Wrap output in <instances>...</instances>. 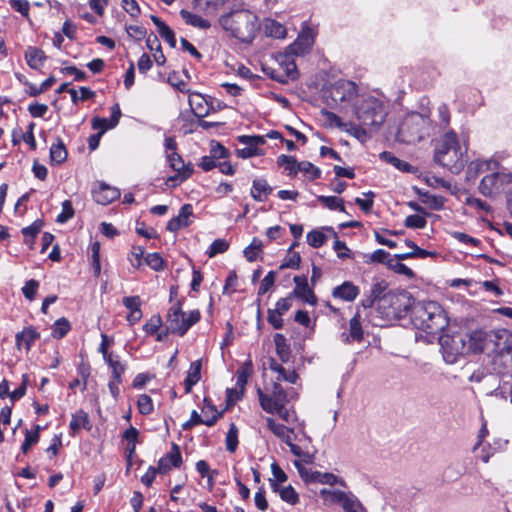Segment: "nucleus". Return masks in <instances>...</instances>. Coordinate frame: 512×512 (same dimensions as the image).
<instances>
[{
	"instance_id": "f257e3e1",
	"label": "nucleus",
	"mask_w": 512,
	"mask_h": 512,
	"mask_svg": "<svg viewBox=\"0 0 512 512\" xmlns=\"http://www.w3.org/2000/svg\"><path fill=\"white\" fill-rule=\"evenodd\" d=\"M467 146L460 145L457 134L450 130L436 140L433 160L453 174H459L468 162Z\"/></svg>"
},
{
	"instance_id": "f03ea898",
	"label": "nucleus",
	"mask_w": 512,
	"mask_h": 512,
	"mask_svg": "<svg viewBox=\"0 0 512 512\" xmlns=\"http://www.w3.org/2000/svg\"><path fill=\"white\" fill-rule=\"evenodd\" d=\"M413 325L428 334H437L448 326L443 308L435 301L418 302L412 307Z\"/></svg>"
},
{
	"instance_id": "7ed1b4c3",
	"label": "nucleus",
	"mask_w": 512,
	"mask_h": 512,
	"mask_svg": "<svg viewBox=\"0 0 512 512\" xmlns=\"http://www.w3.org/2000/svg\"><path fill=\"white\" fill-rule=\"evenodd\" d=\"M219 23L225 31L244 43H251L259 30L258 17L244 9L221 16Z\"/></svg>"
},
{
	"instance_id": "20e7f679",
	"label": "nucleus",
	"mask_w": 512,
	"mask_h": 512,
	"mask_svg": "<svg viewBox=\"0 0 512 512\" xmlns=\"http://www.w3.org/2000/svg\"><path fill=\"white\" fill-rule=\"evenodd\" d=\"M356 116L362 125L380 127L387 116V110L381 100L366 96L356 105Z\"/></svg>"
},
{
	"instance_id": "39448f33",
	"label": "nucleus",
	"mask_w": 512,
	"mask_h": 512,
	"mask_svg": "<svg viewBox=\"0 0 512 512\" xmlns=\"http://www.w3.org/2000/svg\"><path fill=\"white\" fill-rule=\"evenodd\" d=\"M494 170L484 176L479 183V192L489 198L500 195L512 183V173L502 167L499 161H493Z\"/></svg>"
},
{
	"instance_id": "423d86ee",
	"label": "nucleus",
	"mask_w": 512,
	"mask_h": 512,
	"mask_svg": "<svg viewBox=\"0 0 512 512\" xmlns=\"http://www.w3.org/2000/svg\"><path fill=\"white\" fill-rule=\"evenodd\" d=\"M200 317L198 310H193L187 315L182 311L180 301H176L168 311L167 329L173 334L183 336L191 326L200 320Z\"/></svg>"
},
{
	"instance_id": "0eeeda50",
	"label": "nucleus",
	"mask_w": 512,
	"mask_h": 512,
	"mask_svg": "<svg viewBox=\"0 0 512 512\" xmlns=\"http://www.w3.org/2000/svg\"><path fill=\"white\" fill-rule=\"evenodd\" d=\"M465 334L457 333L452 336H446L442 339L441 345L446 353V361L453 362L457 355L470 354Z\"/></svg>"
},
{
	"instance_id": "6e6552de",
	"label": "nucleus",
	"mask_w": 512,
	"mask_h": 512,
	"mask_svg": "<svg viewBox=\"0 0 512 512\" xmlns=\"http://www.w3.org/2000/svg\"><path fill=\"white\" fill-rule=\"evenodd\" d=\"M260 405L268 413L274 414L282 406H285L287 395L280 384L275 383L273 386L272 394L268 395L258 390Z\"/></svg>"
},
{
	"instance_id": "1a4fd4ad",
	"label": "nucleus",
	"mask_w": 512,
	"mask_h": 512,
	"mask_svg": "<svg viewBox=\"0 0 512 512\" xmlns=\"http://www.w3.org/2000/svg\"><path fill=\"white\" fill-rule=\"evenodd\" d=\"M512 344V333L507 329L488 331V350L495 353L508 352Z\"/></svg>"
},
{
	"instance_id": "9d476101",
	"label": "nucleus",
	"mask_w": 512,
	"mask_h": 512,
	"mask_svg": "<svg viewBox=\"0 0 512 512\" xmlns=\"http://www.w3.org/2000/svg\"><path fill=\"white\" fill-rule=\"evenodd\" d=\"M240 143L245 144L246 147L237 150V156L243 159L251 158L254 156L263 155V151L258 147L265 143L263 136H248L242 135L238 137Z\"/></svg>"
},
{
	"instance_id": "9b49d317",
	"label": "nucleus",
	"mask_w": 512,
	"mask_h": 512,
	"mask_svg": "<svg viewBox=\"0 0 512 512\" xmlns=\"http://www.w3.org/2000/svg\"><path fill=\"white\" fill-rule=\"evenodd\" d=\"M291 53L286 51L284 54L279 55L278 62L283 69V74H272L271 77L278 82L285 83L288 79L294 80L298 77L296 63Z\"/></svg>"
},
{
	"instance_id": "f8f14e48",
	"label": "nucleus",
	"mask_w": 512,
	"mask_h": 512,
	"mask_svg": "<svg viewBox=\"0 0 512 512\" xmlns=\"http://www.w3.org/2000/svg\"><path fill=\"white\" fill-rule=\"evenodd\" d=\"M293 280L295 283V288L290 293V295H292V298L297 297L310 305H316L317 298L313 290L308 285L307 277L295 276Z\"/></svg>"
},
{
	"instance_id": "ddd939ff",
	"label": "nucleus",
	"mask_w": 512,
	"mask_h": 512,
	"mask_svg": "<svg viewBox=\"0 0 512 512\" xmlns=\"http://www.w3.org/2000/svg\"><path fill=\"white\" fill-rule=\"evenodd\" d=\"M93 199L101 205H108L120 197V190L104 182H99L92 190Z\"/></svg>"
},
{
	"instance_id": "4468645a",
	"label": "nucleus",
	"mask_w": 512,
	"mask_h": 512,
	"mask_svg": "<svg viewBox=\"0 0 512 512\" xmlns=\"http://www.w3.org/2000/svg\"><path fill=\"white\" fill-rule=\"evenodd\" d=\"M465 335L470 353H481L486 349L488 350V331L475 330Z\"/></svg>"
},
{
	"instance_id": "2eb2a0df",
	"label": "nucleus",
	"mask_w": 512,
	"mask_h": 512,
	"mask_svg": "<svg viewBox=\"0 0 512 512\" xmlns=\"http://www.w3.org/2000/svg\"><path fill=\"white\" fill-rule=\"evenodd\" d=\"M193 216V207L191 204H184L176 217L171 218L166 226L170 232H177L181 228L187 227L191 224L190 217Z\"/></svg>"
},
{
	"instance_id": "dca6fc26",
	"label": "nucleus",
	"mask_w": 512,
	"mask_h": 512,
	"mask_svg": "<svg viewBox=\"0 0 512 512\" xmlns=\"http://www.w3.org/2000/svg\"><path fill=\"white\" fill-rule=\"evenodd\" d=\"M182 463L180 449L176 444L172 445L170 452L158 461V470L160 473H167L172 467H179Z\"/></svg>"
},
{
	"instance_id": "f3484780",
	"label": "nucleus",
	"mask_w": 512,
	"mask_h": 512,
	"mask_svg": "<svg viewBox=\"0 0 512 512\" xmlns=\"http://www.w3.org/2000/svg\"><path fill=\"white\" fill-rule=\"evenodd\" d=\"M398 301V297L393 293L384 294L377 301V311L385 319H392L397 316V309L393 307L395 302Z\"/></svg>"
},
{
	"instance_id": "a211bd4d",
	"label": "nucleus",
	"mask_w": 512,
	"mask_h": 512,
	"mask_svg": "<svg viewBox=\"0 0 512 512\" xmlns=\"http://www.w3.org/2000/svg\"><path fill=\"white\" fill-rule=\"evenodd\" d=\"M360 294L358 286L354 285L350 281H345L341 285L336 286L332 290V296L334 298L341 299L343 301L352 302Z\"/></svg>"
},
{
	"instance_id": "6ab92c4d",
	"label": "nucleus",
	"mask_w": 512,
	"mask_h": 512,
	"mask_svg": "<svg viewBox=\"0 0 512 512\" xmlns=\"http://www.w3.org/2000/svg\"><path fill=\"white\" fill-rule=\"evenodd\" d=\"M357 93L356 85L350 81H342L336 83L332 90L331 95L335 101L350 100Z\"/></svg>"
},
{
	"instance_id": "aec40b11",
	"label": "nucleus",
	"mask_w": 512,
	"mask_h": 512,
	"mask_svg": "<svg viewBox=\"0 0 512 512\" xmlns=\"http://www.w3.org/2000/svg\"><path fill=\"white\" fill-rule=\"evenodd\" d=\"M363 336L364 333L360 322V314L356 313L349 321V333H342L341 339L345 343L361 342Z\"/></svg>"
},
{
	"instance_id": "412c9836",
	"label": "nucleus",
	"mask_w": 512,
	"mask_h": 512,
	"mask_svg": "<svg viewBox=\"0 0 512 512\" xmlns=\"http://www.w3.org/2000/svg\"><path fill=\"white\" fill-rule=\"evenodd\" d=\"M24 57L27 65L34 70H40L47 59L45 52L35 46H28L25 50Z\"/></svg>"
},
{
	"instance_id": "4be33fe9",
	"label": "nucleus",
	"mask_w": 512,
	"mask_h": 512,
	"mask_svg": "<svg viewBox=\"0 0 512 512\" xmlns=\"http://www.w3.org/2000/svg\"><path fill=\"white\" fill-rule=\"evenodd\" d=\"M272 187L265 179H255L252 183L251 196L255 201L263 202L272 192Z\"/></svg>"
},
{
	"instance_id": "5701e85b",
	"label": "nucleus",
	"mask_w": 512,
	"mask_h": 512,
	"mask_svg": "<svg viewBox=\"0 0 512 512\" xmlns=\"http://www.w3.org/2000/svg\"><path fill=\"white\" fill-rule=\"evenodd\" d=\"M39 337V333L34 328H25L23 331L16 334V345L19 349L24 347L27 351H29L33 343Z\"/></svg>"
},
{
	"instance_id": "b1692460",
	"label": "nucleus",
	"mask_w": 512,
	"mask_h": 512,
	"mask_svg": "<svg viewBox=\"0 0 512 512\" xmlns=\"http://www.w3.org/2000/svg\"><path fill=\"white\" fill-rule=\"evenodd\" d=\"M151 20L157 28V32L161 38H163L172 48L176 46L175 33L173 30L160 18L155 15H151Z\"/></svg>"
},
{
	"instance_id": "393cba45",
	"label": "nucleus",
	"mask_w": 512,
	"mask_h": 512,
	"mask_svg": "<svg viewBox=\"0 0 512 512\" xmlns=\"http://www.w3.org/2000/svg\"><path fill=\"white\" fill-rule=\"evenodd\" d=\"M201 361L196 360L190 364L187 376L184 381L185 393L188 394L192 391V387L201 379Z\"/></svg>"
},
{
	"instance_id": "a878e982",
	"label": "nucleus",
	"mask_w": 512,
	"mask_h": 512,
	"mask_svg": "<svg viewBox=\"0 0 512 512\" xmlns=\"http://www.w3.org/2000/svg\"><path fill=\"white\" fill-rule=\"evenodd\" d=\"M266 424L268 429L283 442L289 439L291 437V434H294V429L289 428L284 424L278 423L275 419L271 417L266 418Z\"/></svg>"
},
{
	"instance_id": "bb28decb",
	"label": "nucleus",
	"mask_w": 512,
	"mask_h": 512,
	"mask_svg": "<svg viewBox=\"0 0 512 512\" xmlns=\"http://www.w3.org/2000/svg\"><path fill=\"white\" fill-rule=\"evenodd\" d=\"M306 480H309L311 482L321 483V484H328V485L340 484L341 486H345L344 480L337 477L336 475H334L332 473H322L319 471H314V472H311L310 474L306 475Z\"/></svg>"
},
{
	"instance_id": "cd10ccee",
	"label": "nucleus",
	"mask_w": 512,
	"mask_h": 512,
	"mask_svg": "<svg viewBox=\"0 0 512 512\" xmlns=\"http://www.w3.org/2000/svg\"><path fill=\"white\" fill-rule=\"evenodd\" d=\"M493 161H497L496 159L491 160H475L470 162L467 169V174L469 177H476L480 173H484L487 171H493L494 165Z\"/></svg>"
},
{
	"instance_id": "c85d7f7f",
	"label": "nucleus",
	"mask_w": 512,
	"mask_h": 512,
	"mask_svg": "<svg viewBox=\"0 0 512 512\" xmlns=\"http://www.w3.org/2000/svg\"><path fill=\"white\" fill-rule=\"evenodd\" d=\"M264 33L269 37L282 39L286 36V28L275 20L266 19L264 23Z\"/></svg>"
},
{
	"instance_id": "c756f323",
	"label": "nucleus",
	"mask_w": 512,
	"mask_h": 512,
	"mask_svg": "<svg viewBox=\"0 0 512 512\" xmlns=\"http://www.w3.org/2000/svg\"><path fill=\"white\" fill-rule=\"evenodd\" d=\"M44 225V222L41 219L35 220L30 226L24 227L22 229V234L24 236V242L29 248H33L34 238L40 232Z\"/></svg>"
},
{
	"instance_id": "7c9ffc66",
	"label": "nucleus",
	"mask_w": 512,
	"mask_h": 512,
	"mask_svg": "<svg viewBox=\"0 0 512 512\" xmlns=\"http://www.w3.org/2000/svg\"><path fill=\"white\" fill-rule=\"evenodd\" d=\"M315 41V32L312 28L305 26L294 41V47L299 46V43L304 44V50L308 52L312 48Z\"/></svg>"
},
{
	"instance_id": "2f4dec72",
	"label": "nucleus",
	"mask_w": 512,
	"mask_h": 512,
	"mask_svg": "<svg viewBox=\"0 0 512 512\" xmlns=\"http://www.w3.org/2000/svg\"><path fill=\"white\" fill-rule=\"evenodd\" d=\"M274 343L276 353L283 362H287L290 358V347L287 344L286 338L283 334L277 333L274 336Z\"/></svg>"
},
{
	"instance_id": "473e14b6",
	"label": "nucleus",
	"mask_w": 512,
	"mask_h": 512,
	"mask_svg": "<svg viewBox=\"0 0 512 512\" xmlns=\"http://www.w3.org/2000/svg\"><path fill=\"white\" fill-rule=\"evenodd\" d=\"M50 159L54 164H62L67 159V150L61 139L50 148Z\"/></svg>"
},
{
	"instance_id": "72a5a7b5",
	"label": "nucleus",
	"mask_w": 512,
	"mask_h": 512,
	"mask_svg": "<svg viewBox=\"0 0 512 512\" xmlns=\"http://www.w3.org/2000/svg\"><path fill=\"white\" fill-rule=\"evenodd\" d=\"M181 17L185 20V22L193 27L207 29L210 27V22L202 17L193 14L187 10L180 11Z\"/></svg>"
},
{
	"instance_id": "f704fd0d",
	"label": "nucleus",
	"mask_w": 512,
	"mask_h": 512,
	"mask_svg": "<svg viewBox=\"0 0 512 512\" xmlns=\"http://www.w3.org/2000/svg\"><path fill=\"white\" fill-rule=\"evenodd\" d=\"M270 369L279 373V377H278L279 380L282 379L291 384H295L298 379V374L294 370L286 371L283 366H281L274 360H272V362L270 364Z\"/></svg>"
},
{
	"instance_id": "c9c22d12",
	"label": "nucleus",
	"mask_w": 512,
	"mask_h": 512,
	"mask_svg": "<svg viewBox=\"0 0 512 512\" xmlns=\"http://www.w3.org/2000/svg\"><path fill=\"white\" fill-rule=\"evenodd\" d=\"M277 164L284 167L289 176H295L298 173V164L296 158L293 156L280 155L277 159Z\"/></svg>"
},
{
	"instance_id": "e433bc0d",
	"label": "nucleus",
	"mask_w": 512,
	"mask_h": 512,
	"mask_svg": "<svg viewBox=\"0 0 512 512\" xmlns=\"http://www.w3.org/2000/svg\"><path fill=\"white\" fill-rule=\"evenodd\" d=\"M252 374V364L251 362L245 363V365L237 370L236 376L237 381L236 385L240 389L241 394L244 393L245 386L248 382V378Z\"/></svg>"
},
{
	"instance_id": "4c0bfd02",
	"label": "nucleus",
	"mask_w": 512,
	"mask_h": 512,
	"mask_svg": "<svg viewBox=\"0 0 512 512\" xmlns=\"http://www.w3.org/2000/svg\"><path fill=\"white\" fill-rule=\"evenodd\" d=\"M71 329L70 322L62 317L55 321V323L52 325V337L55 339H61L63 338Z\"/></svg>"
},
{
	"instance_id": "58836bf2",
	"label": "nucleus",
	"mask_w": 512,
	"mask_h": 512,
	"mask_svg": "<svg viewBox=\"0 0 512 512\" xmlns=\"http://www.w3.org/2000/svg\"><path fill=\"white\" fill-rule=\"evenodd\" d=\"M238 428L234 423L229 425V430L226 434L225 444L227 451L233 453L236 451L239 440H238Z\"/></svg>"
},
{
	"instance_id": "ea45409f",
	"label": "nucleus",
	"mask_w": 512,
	"mask_h": 512,
	"mask_svg": "<svg viewBox=\"0 0 512 512\" xmlns=\"http://www.w3.org/2000/svg\"><path fill=\"white\" fill-rule=\"evenodd\" d=\"M428 117L424 116L420 113H412L408 116V118L403 123L401 129L403 130L405 127L409 126L410 124H414L417 126L416 133L419 134L421 130L428 124Z\"/></svg>"
},
{
	"instance_id": "a19ab883",
	"label": "nucleus",
	"mask_w": 512,
	"mask_h": 512,
	"mask_svg": "<svg viewBox=\"0 0 512 512\" xmlns=\"http://www.w3.org/2000/svg\"><path fill=\"white\" fill-rule=\"evenodd\" d=\"M105 361L108 363L112 370V378L122 382V374L125 372V366L119 361L118 356H110Z\"/></svg>"
},
{
	"instance_id": "79ce46f5",
	"label": "nucleus",
	"mask_w": 512,
	"mask_h": 512,
	"mask_svg": "<svg viewBox=\"0 0 512 512\" xmlns=\"http://www.w3.org/2000/svg\"><path fill=\"white\" fill-rule=\"evenodd\" d=\"M271 471L273 479H270V486L273 491H278L279 484L286 482L287 475L276 462L272 463Z\"/></svg>"
},
{
	"instance_id": "37998d69",
	"label": "nucleus",
	"mask_w": 512,
	"mask_h": 512,
	"mask_svg": "<svg viewBox=\"0 0 512 512\" xmlns=\"http://www.w3.org/2000/svg\"><path fill=\"white\" fill-rule=\"evenodd\" d=\"M205 99L200 95H194L189 99V104L195 116L203 118L208 114V109L203 105Z\"/></svg>"
},
{
	"instance_id": "c03bdc74",
	"label": "nucleus",
	"mask_w": 512,
	"mask_h": 512,
	"mask_svg": "<svg viewBox=\"0 0 512 512\" xmlns=\"http://www.w3.org/2000/svg\"><path fill=\"white\" fill-rule=\"evenodd\" d=\"M341 505L345 512H366L361 502L351 494H347Z\"/></svg>"
},
{
	"instance_id": "a18cd8bd",
	"label": "nucleus",
	"mask_w": 512,
	"mask_h": 512,
	"mask_svg": "<svg viewBox=\"0 0 512 512\" xmlns=\"http://www.w3.org/2000/svg\"><path fill=\"white\" fill-rule=\"evenodd\" d=\"M88 416L83 410H80L72 415L69 427L73 434L77 433L82 427L88 424Z\"/></svg>"
},
{
	"instance_id": "49530a36",
	"label": "nucleus",
	"mask_w": 512,
	"mask_h": 512,
	"mask_svg": "<svg viewBox=\"0 0 512 512\" xmlns=\"http://www.w3.org/2000/svg\"><path fill=\"white\" fill-rule=\"evenodd\" d=\"M298 172H302L304 175L308 176L311 180H315L320 178L321 170L313 165L311 162L302 161L298 164Z\"/></svg>"
},
{
	"instance_id": "de8ad7c7",
	"label": "nucleus",
	"mask_w": 512,
	"mask_h": 512,
	"mask_svg": "<svg viewBox=\"0 0 512 512\" xmlns=\"http://www.w3.org/2000/svg\"><path fill=\"white\" fill-rule=\"evenodd\" d=\"M320 495L325 501L342 504L345 497L347 496V493L341 490L322 489L320 491Z\"/></svg>"
},
{
	"instance_id": "09e8293b",
	"label": "nucleus",
	"mask_w": 512,
	"mask_h": 512,
	"mask_svg": "<svg viewBox=\"0 0 512 512\" xmlns=\"http://www.w3.org/2000/svg\"><path fill=\"white\" fill-rule=\"evenodd\" d=\"M318 201L331 210L345 211L343 200L336 196H318Z\"/></svg>"
},
{
	"instance_id": "8fccbe9b",
	"label": "nucleus",
	"mask_w": 512,
	"mask_h": 512,
	"mask_svg": "<svg viewBox=\"0 0 512 512\" xmlns=\"http://www.w3.org/2000/svg\"><path fill=\"white\" fill-rule=\"evenodd\" d=\"M262 250V242L254 238L249 246L244 249V256L249 262H253L257 259L259 253Z\"/></svg>"
},
{
	"instance_id": "3c124183",
	"label": "nucleus",
	"mask_w": 512,
	"mask_h": 512,
	"mask_svg": "<svg viewBox=\"0 0 512 512\" xmlns=\"http://www.w3.org/2000/svg\"><path fill=\"white\" fill-rule=\"evenodd\" d=\"M228 248H229V243L225 239H221V238L216 239L210 245V247L207 251V256L209 258H213L218 254L226 252L228 250Z\"/></svg>"
},
{
	"instance_id": "603ef678",
	"label": "nucleus",
	"mask_w": 512,
	"mask_h": 512,
	"mask_svg": "<svg viewBox=\"0 0 512 512\" xmlns=\"http://www.w3.org/2000/svg\"><path fill=\"white\" fill-rule=\"evenodd\" d=\"M281 497V499L291 505H295L299 501L298 494L296 493L295 489L288 485L284 488L278 487L277 491Z\"/></svg>"
},
{
	"instance_id": "864d4df0",
	"label": "nucleus",
	"mask_w": 512,
	"mask_h": 512,
	"mask_svg": "<svg viewBox=\"0 0 512 512\" xmlns=\"http://www.w3.org/2000/svg\"><path fill=\"white\" fill-rule=\"evenodd\" d=\"M167 161L174 171H184L186 168H193L191 164H185L182 157L176 153H168Z\"/></svg>"
},
{
	"instance_id": "5fc2aeb1",
	"label": "nucleus",
	"mask_w": 512,
	"mask_h": 512,
	"mask_svg": "<svg viewBox=\"0 0 512 512\" xmlns=\"http://www.w3.org/2000/svg\"><path fill=\"white\" fill-rule=\"evenodd\" d=\"M39 430V425L36 426L34 431L26 430L25 439L21 446L23 453H27L30 447L39 441Z\"/></svg>"
},
{
	"instance_id": "6e6d98bb",
	"label": "nucleus",
	"mask_w": 512,
	"mask_h": 512,
	"mask_svg": "<svg viewBox=\"0 0 512 512\" xmlns=\"http://www.w3.org/2000/svg\"><path fill=\"white\" fill-rule=\"evenodd\" d=\"M416 193L421 198L422 202L428 204L433 209H440L442 207V201L430 194L429 192H424L421 189L415 188Z\"/></svg>"
},
{
	"instance_id": "4d7b16f0",
	"label": "nucleus",
	"mask_w": 512,
	"mask_h": 512,
	"mask_svg": "<svg viewBox=\"0 0 512 512\" xmlns=\"http://www.w3.org/2000/svg\"><path fill=\"white\" fill-rule=\"evenodd\" d=\"M326 235L320 230H312L307 234V242L313 248H319L326 242Z\"/></svg>"
},
{
	"instance_id": "13d9d810",
	"label": "nucleus",
	"mask_w": 512,
	"mask_h": 512,
	"mask_svg": "<svg viewBox=\"0 0 512 512\" xmlns=\"http://www.w3.org/2000/svg\"><path fill=\"white\" fill-rule=\"evenodd\" d=\"M68 92L73 103H77L79 100L84 101L94 96V92L88 87H81L79 92L75 89H69Z\"/></svg>"
},
{
	"instance_id": "bf43d9fd",
	"label": "nucleus",
	"mask_w": 512,
	"mask_h": 512,
	"mask_svg": "<svg viewBox=\"0 0 512 512\" xmlns=\"http://www.w3.org/2000/svg\"><path fill=\"white\" fill-rule=\"evenodd\" d=\"M91 261H92V267L94 270V274L96 276H99L100 272H101L100 243L99 242H94L91 245Z\"/></svg>"
},
{
	"instance_id": "052dcab7",
	"label": "nucleus",
	"mask_w": 512,
	"mask_h": 512,
	"mask_svg": "<svg viewBox=\"0 0 512 512\" xmlns=\"http://www.w3.org/2000/svg\"><path fill=\"white\" fill-rule=\"evenodd\" d=\"M138 410L143 415H149L153 411V402L150 396L142 394L137 401Z\"/></svg>"
},
{
	"instance_id": "680f3d73",
	"label": "nucleus",
	"mask_w": 512,
	"mask_h": 512,
	"mask_svg": "<svg viewBox=\"0 0 512 512\" xmlns=\"http://www.w3.org/2000/svg\"><path fill=\"white\" fill-rule=\"evenodd\" d=\"M381 158L390 162L401 171H410L411 165L408 162L398 159L397 157L391 155L389 152H382Z\"/></svg>"
},
{
	"instance_id": "e2e57ef3",
	"label": "nucleus",
	"mask_w": 512,
	"mask_h": 512,
	"mask_svg": "<svg viewBox=\"0 0 512 512\" xmlns=\"http://www.w3.org/2000/svg\"><path fill=\"white\" fill-rule=\"evenodd\" d=\"M144 260L146 264L155 271H161L164 269V260L158 253H149Z\"/></svg>"
},
{
	"instance_id": "0e129e2a",
	"label": "nucleus",
	"mask_w": 512,
	"mask_h": 512,
	"mask_svg": "<svg viewBox=\"0 0 512 512\" xmlns=\"http://www.w3.org/2000/svg\"><path fill=\"white\" fill-rule=\"evenodd\" d=\"M424 180H425V183L429 187L434 188V189L438 188V187H443L444 189H446L448 191H451V189H452V185L450 182L446 181L443 178L434 176V175L426 176L424 178Z\"/></svg>"
},
{
	"instance_id": "69168bd1",
	"label": "nucleus",
	"mask_w": 512,
	"mask_h": 512,
	"mask_svg": "<svg viewBox=\"0 0 512 512\" xmlns=\"http://www.w3.org/2000/svg\"><path fill=\"white\" fill-rule=\"evenodd\" d=\"M176 172H177L176 175L170 176L167 179V181H166L167 185L176 186V185H179L180 183L184 182L192 175L193 168H186V170H184V171H176Z\"/></svg>"
},
{
	"instance_id": "338daca9",
	"label": "nucleus",
	"mask_w": 512,
	"mask_h": 512,
	"mask_svg": "<svg viewBox=\"0 0 512 512\" xmlns=\"http://www.w3.org/2000/svg\"><path fill=\"white\" fill-rule=\"evenodd\" d=\"M404 224L407 228L422 229L426 226L427 221L423 216L413 214L406 217Z\"/></svg>"
},
{
	"instance_id": "774afa93",
	"label": "nucleus",
	"mask_w": 512,
	"mask_h": 512,
	"mask_svg": "<svg viewBox=\"0 0 512 512\" xmlns=\"http://www.w3.org/2000/svg\"><path fill=\"white\" fill-rule=\"evenodd\" d=\"M301 257L298 252H289L288 256L284 259L280 265V269L291 268L298 269L300 265Z\"/></svg>"
}]
</instances>
